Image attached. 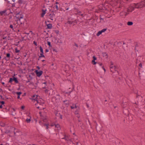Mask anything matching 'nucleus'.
Here are the masks:
<instances>
[{
    "label": "nucleus",
    "mask_w": 145,
    "mask_h": 145,
    "mask_svg": "<svg viewBox=\"0 0 145 145\" xmlns=\"http://www.w3.org/2000/svg\"><path fill=\"white\" fill-rule=\"evenodd\" d=\"M16 14L15 17L17 19L16 21H18V20L22 21L23 20L22 19L24 17L23 15L22 14V12H21L17 11V13Z\"/></svg>",
    "instance_id": "nucleus-1"
},
{
    "label": "nucleus",
    "mask_w": 145,
    "mask_h": 145,
    "mask_svg": "<svg viewBox=\"0 0 145 145\" xmlns=\"http://www.w3.org/2000/svg\"><path fill=\"white\" fill-rule=\"evenodd\" d=\"M34 100L37 101V103L39 104V105H43L44 104V103L43 99L42 98H40V96L37 95H36V97L35 99L33 98Z\"/></svg>",
    "instance_id": "nucleus-2"
},
{
    "label": "nucleus",
    "mask_w": 145,
    "mask_h": 145,
    "mask_svg": "<svg viewBox=\"0 0 145 145\" xmlns=\"http://www.w3.org/2000/svg\"><path fill=\"white\" fill-rule=\"evenodd\" d=\"M135 8H138L144 7H145V0L142 1L140 2L135 4Z\"/></svg>",
    "instance_id": "nucleus-3"
},
{
    "label": "nucleus",
    "mask_w": 145,
    "mask_h": 145,
    "mask_svg": "<svg viewBox=\"0 0 145 145\" xmlns=\"http://www.w3.org/2000/svg\"><path fill=\"white\" fill-rule=\"evenodd\" d=\"M110 67L111 72H112V73L116 71H117V66L115 65L114 64H111Z\"/></svg>",
    "instance_id": "nucleus-4"
},
{
    "label": "nucleus",
    "mask_w": 145,
    "mask_h": 145,
    "mask_svg": "<svg viewBox=\"0 0 145 145\" xmlns=\"http://www.w3.org/2000/svg\"><path fill=\"white\" fill-rule=\"evenodd\" d=\"M135 7H129L127 9V12H125L124 15L125 16H126L128 14H129L128 12H132L133 10L135 9Z\"/></svg>",
    "instance_id": "nucleus-5"
},
{
    "label": "nucleus",
    "mask_w": 145,
    "mask_h": 145,
    "mask_svg": "<svg viewBox=\"0 0 145 145\" xmlns=\"http://www.w3.org/2000/svg\"><path fill=\"white\" fill-rule=\"evenodd\" d=\"M39 49H40V51L41 53L40 54V56H39V57L38 60H39V59H41V58L42 57H43L45 58V57L43 54L44 52H43V49L42 47H41V46H40L39 47Z\"/></svg>",
    "instance_id": "nucleus-6"
},
{
    "label": "nucleus",
    "mask_w": 145,
    "mask_h": 145,
    "mask_svg": "<svg viewBox=\"0 0 145 145\" xmlns=\"http://www.w3.org/2000/svg\"><path fill=\"white\" fill-rule=\"evenodd\" d=\"M5 16L9 15L11 13H12V12L11 11V9L10 8L5 9Z\"/></svg>",
    "instance_id": "nucleus-7"
},
{
    "label": "nucleus",
    "mask_w": 145,
    "mask_h": 145,
    "mask_svg": "<svg viewBox=\"0 0 145 145\" xmlns=\"http://www.w3.org/2000/svg\"><path fill=\"white\" fill-rule=\"evenodd\" d=\"M35 72L36 73L37 76L39 77L42 74L43 71L41 70L38 71V70H36L35 71Z\"/></svg>",
    "instance_id": "nucleus-8"
},
{
    "label": "nucleus",
    "mask_w": 145,
    "mask_h": 145,
    "mask_svg": "<svg viewBox=\"0 0 145 145\" xmlns=\"http://www.w3.org/2000/svg\"><path fill=\"white\" fill-rule=\"evenodd\" d=\"M50 16V18L52 20H54V18L55 16V14H54V13H50L49 15Z\"/></svg>",
    "instance_id": "nucleus-9"
},
{
    "label": "nucleus",
    "mask_w": 145,
    "mask_h": 145,
    "mask_svg": "<svg viewBox=\"0 0 145 145\" xmlns=\"http://www.w3.org/2000/svg\"><path fill=\"white\" fill-rule=\"evenodd\" d=\"M46 9L44 10L42 9V12L41 14V17L42 18L43 17L44 15L46 13Z\"/></svg>",
    "instance_id": "nucleus-10"
},
{
    "label": "nucleus",
    "mask_w": 145,
    "mask_h": 145,
    "mask_svg": "<svg viewBox=\"0 0 145 145\" xmlns=\"http://www.w3.org/2000/svg\"><path fill=\"white\" fill-rule=\"evenodd\" d=\"M93 59L91 61L92 63H97V62L95 61L97 60V58L95 56H93Z\"/></svg>",
    "instance_id": "nucleus-11"
},
{
    "label": "nucleus",
    "mask_w": 145,
    "mask_h": 145,
    "mask_svg": "<svg viewBox=\"0 0 145 145\" xmlns=\"http://www.w3.org/2000/svg\"><path fill=\"white\" fill-rule=\"evenodd\" d=\"M56 65V64H52L50 66V67L52 69H54L55 70L57 68Z\"/></svg>",
    "instance_id": "nucleus-12"
},
{
    "label": "nucleus",
    "mask_w": 145,
    "mask_h": 145,
    "mask_svg": "<svg viewBox=\"0 0 145 145\" xmlns=\"http://www.w3.org/2000/svg\"><path fill=\"white\" fill-rule=\"evenodd\" d=\"M98 8L100 10V11L101 12H102L103 10H104L105 9V8L104 7H103V5H102V7H99Z\"/></svg>",
    "instance_id": "nucleus-13"
},
{
    "label": "nucleus",
    "mask_w": 145,
    "mask_h": 145,
    "mask_svg": "<svg viewBox=\"0 0 145 145\" xmlns=\"http://www.w3.org/2000/svg\"><path fill=\"white\" fill-rule=\"evenodd\" d=\"M46 25L47 26L46 29H51L52 28V25L51 24H46Z\"/></svg>",
    "instance_id": "nucleus-14"
},
{
    "label": "nucleus",
    "mask_w": 145,
    "mask_h": 145,
    "mask_svg": "<svg viewBox=\"0 0 145 145\" xmlns=\"http://www.w3.org/2000/svg\"><path fill=\"white\" fill-rule=\"evenodd\" d=\"M141 93L140 91H137L136 93V97L137 98L138 96H141V97H142L141 96Z\"/></svg>",
    "instance_id": "nucleus-15"
},
{
    "label": "nucleus",
    "mask_w": 145,
    "mask_h": 145,
    "mask_svg": "<svg viewBox=\"0 0 145 145\" xmlns=\"http://www.w3.org/2000/svg\"><path fill=\"white\" fill-rule=\"evenodd\" d=\"M103 56L105 58H107L108 57V55L106 53L103 52L102 53Z\"/></svg>",
    "instance_id": "nucleus-16"
},
{
    "label": "nucleus",
    "mask_w": 145,
    "mask_h": 145,
    "mask_svg": "<svg viewBox=\"0 0 145 145\" xmlns=\"http://www.w3.org/2000/svg\"><path fill=\"white\" fill-rule=\"evenodd\" d=\"M10 53H7L6 54V57H5V58H6L7 59H6L9 60L10 57Z\"/></svg>",
    "instance_id": "nucleus-17"
},
{
    "label": "nucleus",
    "mask_w": 145,
    "mask_h": 145,
    "mask_svg": "<svg viewBox=\"0 0 145 145\" xmlns=\"http://www.w3.org/2000/svg\"><path fill=\"white\" fill-rule=\"evenodd\" d=\"M78 22H80V21L78 19H76L74 21H72L73 25H75V24L74 23L76 24H77ZM80 23H81L82 22H80Z\"/></svg>",
    "instance_id": "nucleus-18"
},
{
    "label": "nucleus",
    "mask_w": 145,
    "mask_h": 145,
    "mask_svg": "<svg viewBox=\"0 0 145 145\" xmlns=\"http://www.w3.org/2000/svg\"><path fill=\"white\" fill-rule=\"evenodd\" d=\"M26 1H23L22 0H18V3L19 4H22V3L23 4H25Z\"/></svg>",
    "instance_id": "nucleus-19"
},
{
    "label": "nucleus",
    "mask_w": 145,
    "mask_h": 145,
    "mask_svg": "<svg viewBox=\"0 0 145 145\" xmlns=\"http://www.w3.org/2000/svg\"><path fill=\"white\" fill-rule=\"evenodd\" d=\"M85 36L84 37V38L86 40H88L89 39V35L88 34H86L85 35Z\"/></svg>",
    "instance_id": "nucleus-20"
},
{
    "label": "nucleus",
    "mask_w": 145,
    "mask_h": 145,
    "mask_svg": "<svg viewBox=\"0 0 145 145\" xmlns=\"http://www.w3.org/2000/svg\"><path fill=\"white\" fill-rule=\"evenodd\" d=\"M13 77V81H14L16 83H18V80L17 78L14 77V76Z\"/></svg>",
    "instance_id": "nucleus-21"
},
{
    "label": "nucleus",
    "mask_w": 145,
    "mask_h": 145,
    "mask_svg": "<svg viewBox=\"0 0 145 145\" xmlns=\"http://www.w3.org/2000/svg\"><path fill=\"white\" fill-rule=\"evenodd\" d=\"M60 43V44H62L63 43L62 40H61V38L59 39L57 41L56 43Z\"/></svg>",
    "instance_id": "nucleus-22"
},
{
    "label": "nucleus",
    "mask_w": 145,
    "mask_h": 145,
    "mask_svg": "<svg viewBox=\"0 0 145 145\" xmlns=\"http://www.w3.org/2000/svg\"><path fill=\"white\" fill-rule=\"evenodd\" d=\"M63 102L66 105H69V101L67 100L64 101Z\"/></svg>",
    "instance_id": "nucleus-23"
},
{
    "label": "nucleus",
    "mask_w": 145,
    "mask_h": 145,
    "mask_svg": "<svg viewBox=\"0 0 145 145\" xmlns=\"http://www.w3.org/2000/svg\"><path fill=\"white\" fill-rule=\"evenodd\" d=\"M17 11H13V12H12V13H11V14H12V16H13L14 17H15L16 15V13H17Z\"/></svg>",
    "instance_id": "nucleus-24"
},
{
    "label": "nucleus",
    "mask_w": 145,
    "mask_h": 145,
    "mask_svg": "<svg viewBox=\"0 0 145 145\" xmlns=\"http://www.w3.org/2000/svg\"><path fill=\"white\" fill-rule=\"evenodd\" d=\"M127 24L128 25H131L133 24V23L132 22L129 21L127 22Z\"/></svg>",
    "instance_id": "nucleus-25"
},
{
    "label": "nucleus",
    "mask_w": 145,
    "mask_h": 145,
    "mask_svg": "<svg viewBox=\"0 0 145 145\" xmlns=\"http://www.w3.org/2000/svg\"><path fill=\"white\" fill-rule=\"evenodd\" d=\"M69 24L70 25H71L72 24H73L72 21H68L66 23H65V24Z\"/></svg>",
    "instance_id": "nucleus-26"
},
{
    "label": "nucleus",
    "mask_w": 145,
    "mask_h": 145,
    "mask_svg": "<svg viewBox=\"0 0 145 145\" xmlns=\"http://www.w3.org/2000/svg\"><path fill=\"white\" fill-rule=\"evenodd\" d=\"M102 33V32L101 31H99L96 34V35L97 36H99V35H100Z\"/></svg>",
    "instance_id": "nucleus-27"
},
{
    "label": "nucleus",
    "mask_w": 145,
    "mask_h": 145,
    "mask_svg": "<svg viewBox=\"0 0 145 145\" xmlns=\"http://www.w3.org/2000/svg\"><path fill=\"white\" fill-rule=\"evenodd\" d=\"M5 0H0V5H2L4 2Z\"/></svg>",
    "instance_id": "nucleus-28"
},
{
    "label": "nucleus",
    "mask_w": 145,
    "mask_h": 145,
    "mask_svg": "<svg viewBox=\"0 0 145 145\" xmlns=\"http://www.w3.org/2000/svg\"><path fill=\"white\" fill-rule=\"evenodd\" d=\"M13 81V78H10L9 79L8 82L11 83Z\"/></svg>",
    "instance_id": "nucleus-29"
},
{
    "label": "nucleus",
    "mask_w": 145,
    "mask_h": 145,
    "mask_svg": "<svg viewBox=\"0 0 145 145\" xmlns=\"http://www.w3.org/2000/svg\"><path fill=\"white\" fill-rule=\"evenodd\" d=\"M15 52L16 53H18L19 52H20V50H18V49L17 48H15Z\"/></svg>",
    "instance_id": "nucleus-30"
},
{
    "label": "nucleus",
    "mask_w": 145,
    "mask_h": 145,
    "mask_svg": "<svg viewBox=\"0 0 145 145\" xmlns=\"http://www.w3.org/2000/svg\"><path fill=\"white\" fill-rule=\"evenodd\" d=\"M55 126L56 127L59 128V129H60V125L58 124L55 125Z\"/></svg>",
    "instance_id": "nucleus-31"
},
{
    "label": "nucleus",
    "mask_w": 145,
    "mask_h": 145,
    "mask_svg": "<svg viewBox=\"0 0 145 145\" xmlns=\"http://www.w3.org/2000/svg\"><path fill=\"white\" fill-rule=\"evenodd\" d=\"M16 93L17 95L18 96H20V95L22 94L21 92H17Z\"/></svg>",
    "instance_id": "nucleus-32"
},
{
    "label": "nucleus",
    "mask_w": 145,
    "mask_h": 145,
    "mask_svg": "<svg viewBox=\"0 0 145 145\" xmlns=\"http://www.w3.org/2000/svg\"><path fill=\"white\" fill-rule=\"evenodd\" d=\"M139 66L140 67L138 68L139 71H140L141 68H142V64H139Z\"/></svg>",
    "instance_id": "nucleus-33"
},
{
    "label": "nucleus",
    "mask_w": 145,
    "mask_h": 145,
    "mask_svg": "<svg viewBox=\"0 0 145 145\" xmlns=\"http://www.w3.org/2000/svg\"><path fill=\"white\" fill-rule=\"evenodd\" d=\"M1 16H2L3 15V14H4V15H5V13L6 12H5V10H4L3 11H1Z\"/></svg>",
    "instance_id": "nucleus-34"
},
{
    "label": "nucleus",
    "mask_w": 145,
    "mask_h": 145,
    "mask_svg": "<svg viewBox=\"0 0 145 145\" xmlns=\"http://www.w3.org/2000/svg\"><path fill=\"white\" fill-rule=\"evenodd\" d=\"M31 121V118L28 119V118H27L26 120V122L28 123H29Z\"/></svg>",
    "instance_id": "nucleus-35"
},
{
    "label": "nucleus",
    "mask_w": 145,
    "mask_h": 145,
    "mask_svg": "<svg viewBox=\"0 0 145 145\" xmlns=\"http://www.w3.org/2000/svg\"><path fill=\"white\" fill-rule=\"evenodd\" d=\"M55 7V8L57 10H59L58 7L57 5H56L55 6H54L53 7L54 8Z\"/></svg>",
    "instance_id": "nucleus-36"
},
{
    "label": "nucleus",
    "mask_w": 145,
    "mask_h": 145,
    "mask_svg": "<svg viewBox=\"0 0 145 145\" xmlns=\"http://www.w3.org/2000/svg\"><path fill=\"white\" fill-rule=\"evenodd\" d=\"M107 30V28H104L102 29L101 30V31L102 32V33L105 32V31Z\"/></svg>",
    "instance_id": "nucleus-37"
},
{
    "label": "nucleus",
    "mask_w": 145,
    "mask_h": 145,
    "mask_svg": "<svg viewBox=\"0 0 145 145\" xmlns=\"http://www.w3.org/2000/svg\"><path fill=\"white\" fill-rule=\"evenodd\" d=\"M24 21L23 22H21L20 21V24H24V23H26V21L25 19H24Z\"/></svg>",
    "instance_id": "nucleus-38"
},
{
    "label": "nucleus",
    "mask_w": 145,
    "mask_h": 145,
    "mask_svg": "<svg viewBox=\"0 0 145 145\" xmlns=\"http://www.w3.org/2000/svg\"><path fill=\"white\" fill-rule=\"evenodd\" d=\"M2 84H3V85L5 87H7V84H5L4 82H2Z\"/></svg>",
    "instance_id": "nucleus-39"
},
{
    "label": "nucleus",
    "mask_w": 145,
    "mask_h": 145,
    "mask_svg": "<svg viewBox=\"0 0 145 145\" xmlns=\"http://www.w3.org/2000/svg\"><path fill=\"white\" fill-rule=\"evenodd\" d=\"M8 19H9V20L11 19L12 18V15H10H10H8Z\"/></svg>",
    "instance_id": "nucleus-40"
},
{
    "label": "nucleus",
    "mask_w": 145,
    "mask_h": 145,
    "mask_svg": "<svg viewBox=\"0 0 145 145\" xmlns=\"http://www.w3.org/2000/svg\"><path fill=\"white\" fill-rule=\"evenodd\" d=\"M10 28L11 29H12V30L14 31V28H13V25L12 24H11L9 26Z\"/></svg>",
    "instance_id": "nucleus-41"
},
{
    "label": "nucleus",
    "mask_w": 145,
    "mask_h": 145,
    "mask_svg": "<svg viewBox=\"0 0 145 145\" xmlns=\"http://www.w3.org/2000/svg\"><path fill=\"white\" fill-rule=\"evenodd\" d=\"M59 115L60 116L59 118L61 119H62L63 118V116L60 113L59 114Z\"/></svg>",
    "instance_id": "nucleus-42"
},
{
    "label": "nucleus",
    "mask_w": 145,
    "mask_h": 145,
    "mask_svg": "<svg viewBox=\"0 0 145 145\" xmlns=\"http://www.w3.org/2000/svg\"><path fill=\"white\" fill-rule=\"evenodd\" d=\"M54 39L55 40V42L56 43L57 40V39L56 37H53Z\"/></svg>",
    "instance_id": "nucleus-43"
},
{
    "label": "nucleus",
    "mask_w": 145,
    "mask_h": 145,
    "mask_svg": "<svg viewBox=\"0 0 145 145\" xmlns=\"http://www.w3.org/2000/svg\"><path fill=\"white\" fill-rule=\"evenodd\" d=\"M11 112L12 113H13L14 112H15V109L14 108H11Z\"/></svg>",
    "instance_id": "nucleus-44"
},
{
    "label": "nucleus",
    "mask_w": 145,
    "mask_h": 145,
    "mask_svg": "<svg viewBox=\"0 0 145 145\" xmlns=\"http://www.w3.org/2000/svg\"><path fill=\"white\" fill-rule=\"evenodd\" d=\"M68 137H66V136H65L63 138V139H65L66 140H68Z\"/></svg>",
    "instance_id": "nucleus-45"
},
{
    "label": "nucleus",
    "mask_w": 145,
    "mask_h": 145,
    "mask_svg": "<svg viewBox=\"0 0 145 145\" xmlns=\"http://www.w3.org/2000/svg\"><path fill=\"white\" fill-rule=\"evenodd\" d=\"M33 44L35 46H37V42H36L35 41H34L33 42Z\"/></svg>",
    "instance_id": "nucleus-46"
},
{
    "label": "nucleus",
    "mask_w": 145,
    "mask_h": 145,
    "mask_svg": "<svg viewBox=\"0 0 145 145\" xmlns=\"http://www.w3.org/2000/svg\"><path fill=\"white\" fill-rule=\"evenodd\" d=\"M74 10H76V11L77 12H78L79 11V10H78V8H74Z\"/></svg>",
    "instance_id": "nucleus-47"
},
{
    "label": "nucleus",
    "mask_w": 145,
    "mask_h": 145,
    "mask_svg": "<svg viewBox=\"0 0 145 145\" xmlns=\"http://www.w3.org/2000/svg\"><path fill=\"white\" fill-rule=\"evenodd\" d=\"M0 103L1 104V105H3L5 103V102L4 101H0Z\"/></svg>",
    "instance_id": "nucleus-48"
},
{
    "label": "nucleus",
    "mask_w": 145,
    "mask_h": 145,
    "mask_svg": "<svg viewBox=\"0 0 145 145\" xmlns=\"http://www.w3.org/2000/svg\"><path fill=\"white\" fill-rule=\"evenodd\" d=\"M55 32L57 34H59V31L58 30H55Z\"/></svg>",
    "instance_id": "nucleus-49"
},
{
    "label": "nucleus",
    "mask_w": 145,
    "mask_h": 145,
    "mask_svg": "<svg viewBox=\"0 0 145 145\" xmlns=\"http://www.w3.org/2000/svg\"><path fill=\"white\" fill-rule=\"evenodd\" d=\"M47 44L48 46L51 45L50 42L47 41Z\"/></svg>",
    "instance_id": "nucleus-50"
},
{
    "label": "nucleus",
    "mask_w": 145,
    "mask_h": 145,
    "mask_svg": "<svg viewBox=\"0 0 145 145\" xmlns=\"http://www.w3.org/2000/svg\"><path fill=\"white\" fill-rule=\"evenodd\" d=\"M16 113L15 112H14L13 113H12V115L13 116H15V115L16 114Z\"/></svg>",
    "instance_id": "nucleus-51"
},
{
    "label": "nucleus",
    "mask_w": 145,
    "mask_h": 145,
    "mask_svg": "<svg viewBox=\"0 0 145 145\" xmlns=\"http://www.w3.org/2000/svg\"><path fill=\"white\" fill-rule=\"evenodd\" d=\"M36 97V95H33L32 97V99L33 100H34V99H33V98H35Z\"/></svg>",
    "instance_id": "nucleus-52"
},
{
    "label": "nucleus",
    "mask_w": 145,
    "mask_h": 145,
    "mask_svg": "<svg viewBox=\"0 0 145 145\" xmlns=\"http://www.w3.org/2000/svg\"><path fill=\"white\" fill-rule=\"evenodd\" d=\"M0 97H1V99L2 100H5V99L4 98H3L2 96L1 95H0Z\"/></svg>",
    "instance_id": "nucleus-53"
},
{
    "label": "nucleus",
    "mask_w": 145,
    "mask_h": 145,
    "mask_svg": "<svg viewBox=\"0 0 145 145\" xmlns=\"http://www.w3.org/2000/svg\"><path fill=\"white\" fill-rule=\"evenodd\" d=\"M56 11H57V10H55V11L52 10L51 12V13H54V12H55L56 13Z\"/></svg>",
    "instance_id": "nucleus-54"
},
{
    "label": "nucleus",
    "mask_w": 145,
    "mask_h": 145,
    "mask_svg": "<svg viewBox=\"0 0 145 145\" xmlns=\"http://www.w3.org/2000/svg\"><path fill=\"white\" fill-rule=\"evenodd\" d=\"M74 114H78V112L77 111H75Z\"/></svg>",
    "instance_id": "nucleus-55"
},
{
    "label": "nucleus",
    "mask_w": 145,
    "mask_h": 145,
    "mask_svg": "<svg viewBox=\"0 0 145 145\" xmlns=\"http://www.w3.org/2000/svg\"><path fill=\"white\" fill-rule=\"evenodd\" d=\"M123 43V44H125V43L123 41H121V42H119V44L120 43L121 44V43Z\"/></svg>",
    "instance_id": "nucleus-56"
},
{
    "label": "nucleus",
    "mask_w": 145,
    "mask_h": 145,
    "mask_svg": "<svg viewBox=\"0 0 145 145\" xmlns=\"http://www.w3.org/2000/svg\"><path fill=\"white\" fill-rule=\"evenodd\" d=\"M137 47H138V45L137 44L135 46V52H136V48Z\"/></svg>",
    "instance_id": "nucleus-57"
},
{
    "label": "nucleus",
    "mask_w": 145,
    "mask_h": 145,
    "mask_svg": "<svg viewBox=\"0 0 145 145\" xmlns=\"http://www.w3.org/2000/svg\"><path fill=\"white\" fill-rule=\"evenodd\" d=\"M49 51V50L47 49H46L45 50V52L46 53L47 52Z\"/></svg>",
    "instance_id": "nucleus-58"
},
{
    "label": "nucleus",
    "mask_w": 145,
    "mask_h": 145,
    "mask_svg": "<svg viewBox=\"0 0 145 145\" xmlns=\"http://www.w3.org/2000/svg\"><path fill=\"white\" fill-rule=\"evenodd\" d=\"M74 45L77 48H78V45L76 44V43H74Z\"/></svg>",
    "instance_id": "nucleus-59"
},
{
    "label": "nucleus",
    "mask_w": 145,
    "mask_h": 145,
    "mask_svg": "<svg viewBox=\"0 0 145 145\" xmlns=\"http://www.w3.org/2000/svg\"><path fill=\"white\" fill-rule=\"evenodd\" d=\"M46 83H47L46 82H44L42 84H44L45 85V86H47Z\"/></svg>",
    "instance_id": "nucleus-60"
},
{
    "label": "nucleus",
    "mask_w": 145,
    "mask_h": 145,
    "mask_svg": "<svg viewBox=\"0 0 145 145\" xmlns=\"http://www.w3.org/2000/svg\"><path fill=\"white\" fill-rule=\"evenodd\" d=\"M25 106H21V109L22 110H24V109Z\"/></svg>",
    "instance_id": "nucleus-61"
},
{
    "label": "nucleus",
    "mask_w": 145,
    "mask_h": 145,
    "mask_svg": "<svg viewBox=\"0 0 145 145\" xmlns=\"http://www.w3.org/2000/svg\"><path fill=\"white\" fill-rule=\"evenodd\" d=\"M12 7H14L15 6V4L14 3L12 4Z\"/></svg>",
    "instance_id": "nucleus-62"
},
{
    "label": "nucleus",
    "mask_w": 145,
    "mask_h": 145,
    "mask_svg": "<svg viewBox=\"0 0 145 145\" xmlns=\"http://www.w3.org/2000/svg\"><path fill=\"white\" fill-rule=\"evenodd\" d=\"M48 89H46L45 91H44L46 93H48Z\"/></svg>",
    "instance_id": "nucleus-63"
},
{
    "label": "nucleus",
    "mask_w": 145,
    "mask_h": 145,
    "mask_svg": "<svg viewBox=\"0 0 145 145\" xmlns=\"http://www.w3.org/2000/svg\"><path fill=\"white\" fill-rule=\"evenodd\" d=\"M71 108L72 109H74V106H71Z\"/></svg>",
    "instance_id": "nucleus-64"
}]
</instances>
